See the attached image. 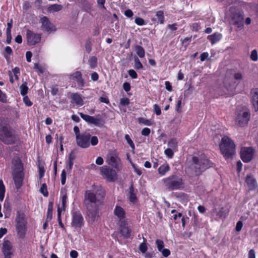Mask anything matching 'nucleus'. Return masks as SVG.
Listing matches in <instances>:
<instances>
[{"label": "nucleus", "instance_id": "49530a36", "mask_svg": "<svg viewBox=\"0 0 258 258\" xmlns=\"http://www.w3.org/2000/svg\"><path fill=\"white\" fill-rule=\"evenodd\" d=\"M143 68L142 63L141 62L139 59L137 57L135 59V68L136 70L142 69Z\"/></svg>", "mask_w": 258, "mask_h": 258}, {"label": "nucleus", "instance_id": "4be33fe9", "mask_svg": "<svg viewBox=\"0 0 258 258\" xmlns=\"http://www.w3.org/2000/svg\"><path fill=\"white\" fill-rule=\"evenodd\" d=\"M245 182L250 190H253L257 187V183L255 179L250 175H248L246 176Z\"/></svg>", "mask_w": 258, "mask_h": 258}, {"label": "nucleus", "instance_id": "4d7b16f0", "mask_svg": "<svg viewBox=\"0 0 258 258\" xmlns=\"http://www.w3.org/2000/svg\"><path fill=\"white\" fill-rule=\"evenodd\" d=\"M0 101L3 103H6L7 101L6 94L5 93H3L1 89H0Z\"/></svg>", "mask_w": 258, "mask_h": 258}, {"label": "nucleus", "instance_id": "bb28decb", "mask_svg": "<svg viewBox=\"0 0 258 258\" xmlns=\"http://www.w3.org/2000/svg\"><path fill=\"white\" fill-rule=\"evenodd\" d=\"M53 202V201H49L48 205V209L47 212L46 222H49L52 218Z\"/></svg>", "mask_w": 258, "mask_h": 258}, {"label": "nucleus", "instance_id": "c03bdc74", "mask_svg": "<svg viewBox=\"0 0 258 258\" xmlns=\"http://www.w3.org/2000/svg\"><path fill=\"white\" fill-rule=\"evenodd\" d=\"M124 138L125 140L126 141L127 144L130 145V146L132 148L133 150H135V146L133 142V141L132 140L131 138H130V136L127 134L125 135L124 136Z\"/></svg>", "mask_w": 258, "mask_h": 258}, {"label": "nucleus", "instance_id": "f03ea898", "mask_svg": "<svg viewBox=\"0 0 258 258\" xmlns=\"http://www.w3.org/2000/svg\"><path fill=\"white\" fill-rule=\"evenodd\" d=\"M99 200L96 195L90 190H87L85 194L83 205L87 209V214L92 221H96L99 217V206L97 203Z\"/></svg>", "mask_w": 258, "mask_h": 258}, {"label": "nucleus", "instance_id": "4468645a", "mask_svg": "<svg viewBox=\"0 0 258 258\" xmlns=\"http://www.w3.org/2000/svg\"><path fill=\"white\" fill-rule=\"evenodd\" d=\"M254 153V150L252 147H242L240 151V158L244 163L250 162Z\"/></svg>", "mask_w": 258, "mask_h": 258}, {"label": "nucleus", "instance_id": "58836bf2", "mask_svg": "<svg viewBox=\"0 0 258 258\" xmlns=\"http://www.w3.org/2000/svg\"><path fill=\"white\" fill-rule=\"evenodd\" d=\"M21 94L24 96L27 95L28 90V87L26 83L22 84L20 88Z\"/></svg>", "mask_w": 258, "mask_h": 258}, {"label": "nucleus", "instance_id": "864d4df0", "mask_svg": "<svg viewBox=\"0 0 258 258\" xmlns=\"http://www.w3.org/2000/svg\"><path fill=\"white\" fill-rule=\"evenodd\" d=\"M191 36L190 37H187L183 39H181L180 41L183 44L185 45V46H187L189 45V42L191 41Z\"/></svg>", "mask_w": 258, "mask_h": 258}, {"label": "nucleus", "instance_id": "a211bd4d", "mask_svg": "<svg viewBox=\"0 0 258 258\" xmlns=\"http://www.w3.org/2000/svg\"><path fill=\"white\" fill-rule=\"evenodd\" d=\"M119 233L124 239H127L131 237L132 231L126 220L119 222Z\"/></svg>", "mask_w": 258, "mask_h": 258}, {"label": "nucleus", "instance_id": "c756f323", "mask_svg": "<svg viewBox=\"0 0 258 258\" xmlns=\"http://www.w3.org/2000/svg\"><path fill=\"white\" fill-rule=\"evenodd\" d=\"M155 16L158 19V23L160 24H163L165 22V17L164 16V12L162 10L157 11L156 13Z\"/></svg>", "mask_w": 258, "mask_h": 258}, {"label": "nucleus", "instance_id": "680f3d73", "mask_svg": "<svg viewBox=\"0 0 258 258\" xmlns=\"http://www.w3.org/2000/svg\"><path fill=\"white\" fill-rule=\"evenodd\" d=\"M13 20L12 19H11L10 21L7 23V28L6 30V32L11 33V29L13 27Z\"/></svg>", "mask_w": 258, "mask_h": 258}, {"label": "nucleus", "instance_id": "ddd939ff", "mask_svg": "<svg viewBox=\"0 0 258 258\" xmlns=\"http://www.w3.org/2000/svg\"><path fill=\"white\" fill-rule=\"evenodd\" d=\"M233 24L239 30H241L244 25V13L242 11L235 12L232 14Z\"/></svg>", "mask_w": 258, "mask_h": 258}, {"label": "nucleus", "instance_id": "052dcab7", "mask_svg": "<svg viewBox=\"0 0 258 258\" xmlns=\"http://www.w3.org/2000/svg\"><path fill=\"white\" fill-rule=\"evenodd\" d=\"M159 252H161L163 256L166 257L170 255L171 253L170 250L167 248H163Z\"/></svg>", "mask_w": 258, "mask_h": 258}, {"label": "nucleus", "instance_id": "5701e85b", "mask_svg": "<svg viewBox=\"0 0 258 258\" xmlns=\"http://www.w3.org/2000/svg\"><path fill=\"white\" fill-rule=\"evenodd\" d=\"M72 79L75 80L78 85L80 87H83L85 83L84 80L82 78V75L80 71H77L72 75Z\"/></svg>", "mask_w": 258, "mask_h": 258}, {"label": "nucleus", "instance_id": "f704fd0d", "mask_svg": "<svg viewBox=\"0 0 258 258\" xmlns=\"http://www.w3.org/2000/svg\"><path fill=\"white\" fill-rule=\"evenodd\" d=\"M138 121L140 124H143L145 125L151 126L152 122L151 120L140 117L138 118Z\"/></svg>", "mask_w": 258, "mask_h": 258}, {"label": "nucleus", "instance_id": "ea45409f", "mask_svg": "<svg viewBox=\"0 0 258 258\" xmlns=\"http://www.w3.org/2000/svg\"><path fill=\"white\" fill-rule=\"evenodd\" d=\"M85 47L86 52L88 53H90L92 50V44H91V41L90 38H88L86 40L85 44Z\"/></svg>", "mask_w": 258, "mask_h": 258}, {"label": "nucleus", "instance_id": "cd10ccee", "mask_svg": "<svg viewBox=\"0 0 258 258\" xmlns=\"http://www.w3.org/2000/svg\"><path fill=\"white\" fill-rule=\"evenodd\" d=\"M170 170L169 164L167 163L161 165L158 169V171L159 174L161 175H165L167 172L169 171Z\"/></svg>", "mask_w": 258, "mask_h": 258}, {"label": "nucleus", "instance_id": "13d9d810", "mask_svg": "<svg viewBox=\"0 0 258 258\" xmlns=\"http://www.w3.org/2000/svg\"><path fill=\"white\" fill-rule=\"evenodd\" d=\"M181 102H182V99L180 98L177 101V103L176 104L175 110L178 113H180L181 111Z\"/></svg>", "mask_w": 258, "mask_h": 258}, {"label": "nucleus", "instance_id": "a878e982", "mask_svg": "<svg viewBox=\"0 0 258 258\" xmlns=\"http://www.w3.org/2000/svg\"><path fill=\"white\" fill-rule=\"evenodd\" d=\"M60 193L61 195V207L60 209L64 211L66 207L67 204V200L68 198L67 191L66 190H63L62 189H61Z\"/></svg>", "mask_w": 258, "mask_h": 258}, {"label": "nucleus", "instance_id": "dca6fc26", "mask_svg": "<svg viewBox=\"0 0 258 258\" xmlns=\"http://www.w3.org/2000/svg\"><path fill=\"white\" fill-rule=\"evenodd\" d=\"M4 258H11L14 254L12 243L9 240L4 239L2 247Z\"/></svg>", "mask_w": 258, "mask_h": 258}, {"label": "nucleus", "instance_id": "7ed1b4c3", "mask_svg": "<svg viewBox=\"0 0 258 258\" xmlns=\"http://www.w3.org/2000/svg\"><path fill=\"white\" fill-rule=\"evenodd\" d=\"M191 166L197 175H200L206 170L213 167V163L205 154L199 157L193 156L191 159Z\"/></svg>", "mask_w": 258, "mask_h": 258}, {"label": "nucleus", "instance_id": "8fccbe9b", "mask_svg": "<svg viewBox=\"0 0 258 258\" xmlns=\"http://www.w3.org/2000/svg\"><path fill=\"white\" fill-rule=\"evenodd\" d=\"M153 111L157 115H160L161 114V108L157 104L153 105Z\"/></svg>", "mask_w": 258, "mask_h": 258}, {"label": "nucleus", "instance_id": "c9c22d12", "mask_svg": "<svg viewBox=\"0 0 258 258\" xmlns=\"http://www.w3.org/2000/svg\"><path fill=\"white\" fill-rule=\"evenodd\" d=\"M90 68L94 69L97 65V58L95 56H92L90 57L88 61Z\"/></svg>", "mask_w": 258, "mask_h": 258}, {"label": "nucleus", "instance_id": "f257e3e1", "mask_svg": "<svg viewBox=\"0 0 258 258\" xmlns=\"http://www.w3.org/2000/svg\"><path fill=\"white\" fill-rule=\"evenodd\" d=\"M13 120L9 117L0 116V141L5 145H14L19 141Z\"/></svg>", "mask_w": 258, "mask_h": 258}, {"label": "nucleus", "instance_id": "5fc2aeb1", "mask_svg": "<svg viewBox=\"0 0 258 258\" xmlns=\"http://www.w3.org/2000/svg\"><path fill=\"white\" fill-rule=\"evenodd\" d=\"M251 93L252 95L251 100L258 99V88H254L252 89L251 91Z\"/></svg>", "mask_w": 258, "mask_h": 258}, {"label": "nucleus", "instance_id": "20e7f679", "mask_svg": "<svg viewBox=\"0 0 258 258\" xmlns=\"http://www.w3.org/2000/svg\"><path fill=\"white\" fill-rule=\"evenodd\" d=\"M164 187L168 191L181 190L184 188L185 183L182 177L177 174H172L162 179Z\"/></svg>", "mask_w": 258, "mask_h": 258}, {"label": "nucleus", "instance_id": "09e8293b", "mask_svg": "<svg viewBox=\"0 0 258 258\" xmlns=\"http://www.w3.org/2000/svg\"><path fill=\"white\" fill-rule=\"evenodd\" d=\"M135 22L139 26H143L145 24V20L141 17H136L135 20Z\"/></svg>", "mask_w": 258, "mask_h": 258}, {"label": "nucleus", "instance_id": "a19ab883", "mask_svg": "<svg viewBox=\"0 0 258 258\" xmlns=\"http://www.w3.org/2000/svg\"><path fill=\"white\" fill-rule=\"evenodd\" d=\"M57 221L58 222V224L61 228H62V229H64V226L63 224L62 223L61 219V210L60 209V208H59V207L57 208Z\"/></svg>", "mask_w": 258, "mask_h": 258}, {"label": "nucleus", "instance_id": "473e14b6", "mask_svg": "<svg viewBox=\"0 0 258 258\" xmlns=\"http://www.w3.org/2000/svg\"><path fill=\"white\" fill-rule=\"evenodd\" d=\"M178 142L175 138L171 139L168 142V146L169 148L176 150L177 148Z\"/></svg>", "mask_w": 258, "mask_h": 258}, {"label": "nucleus", "instance_id": "0e129e2a", "mask_svg": "<svg viewBox=\"0 0 258 258\" xmlns=\"http://www.w3.org/2000/svg\"><path fill=\"white\" fill-rule=\"evenodd\" d=\"M38 168L39 178L41 179L44 175L45 170L43 166H39Z\"/></svg>", "mask_w": 258, "mask_h": 258}, {"label": "nucleus", "instance_id": "72a5a7b5", "mask_svg": "<svg viewBox=\"0 0 258 258\" xmlns=\"http://www.w3.org/2000/svg\"><path fill=\"white\" fill-rule=\"evenodd\" d=\"M5 186L4 184L2 179H0V201H3L4 200L5 195Z\"/></svg>", "mask_w": 258, "mask_h": 258}, {"label": "nucleus", "instance_id": "f8f14e48", "mask_svg": "<svg viewBox=\"0 0 258 258\" xmlns=\"http://www.w3.org/2000/svg\"><path fill=\"white\" fill-rule=\"evenodd\" d=\"M115 170L107 166L100 168L101 175L109 182H113L117 179V175Z\"/></svg>", "mask_w": 258, "mask_h": 258}, {"label": "nucleus", "instance_id": "b1692460", "mask_svg": "<svg viewBox=\"0 0 258 258\" xmlns=\"http://www.w3.org/2000/svg\"><path fill=\"white\" fill-rule=\"evenodd\" d=\"M71 98L73 100L72 103H75L77 106H81L84 104L83 100L81 96L78 93H72L71 95Z\"/></svg>", "mask_w": 258, "mask_h": 258}, {"label": "nucleus", "instance_id": "de8ad7c7", "mask_svg": "<svg viewBox=\"0 0 258 258\" xmlns=\"http://www.w3.org/2000/svg\"><path fill=\"white\" fill-rule=\"evenodd\" d=\"M173 150L171 148H167L164 151L165 154L169 158H173L174 156Z\"/></svg>", "mask_w": 258, "mask_h": 258}, {"label": "nucleus", "instance_id": "603ef678", "mask_svg": "<svg viewBox=\"0 0 258 258\" xmlns=\"http://www.w3.org/2000/svg\"><path fill=\"white\" fill-rule=\"evenodd\" d=\"M66 176L67 173L64 169L62 170L60 177H61V183L62 185H64L66 182Z\"/></svg>", "mask_w": 258, "mask_h": 258}, {"label": "nucleus", "instance_id": "69168bd1", "mask_svg": "<svg viewBox=\"0 0 258 258\" xmlns=\"http://www.w3.org/2000/svg\"><path fill=\"white\" fill-rule=\"evenodd\" d=\"M132 167L134 170V171L138 175H141L142 174V170L138 168V167L136 165V164H134V163H132Z\"/></svg>", "mask_w": 258, "mask_h": 258}, {"label": "nucleus", "instance_id": "79ce46f5", "mask_svg": "<svg viewBox=\"0 0 258 258\" xmlns=\"http://www.w3.org/2000/svg\"><path fill=\"white\" fill-rule=\"evenodd\" d=\"M155 244L159 251H161L162 249L164 248V243L163 240L157 239L155 241Z\"/></svg>", "mask_w": 258, "mask_h": 258}, {"label": "nucleus", "instance_id": "6e6552de", "mask_svg": "<svg viewBox=\"0 0 258 258\" xmlns=\"http://www.w3.org/2000/svg\"><path fill=\"white\" fill-rule=\"evenodd\" d=\"M14 166L15 169L13 172V179L16 188L19 189L22 186L24 177L23 165L21 161L18 160L16 161Z\"/></svg>", "mask_w": 258, "mask_h": 258}, {"label": "nucleus", "instance_id": "2eb2a0df", "mask_svg": "<svg viewBox=\"0 0 258 258\" xmlns=\"http://www.w3.org/2000/svg\"><path fill=\"white\" fill-rule=\"evenodd\" d=\"M26 38L29 45H34L40 42L41 35L28 29L26 31Z\"/></svg>", "mask_w": 258, "mask_h": 258}, {"label": "nucleus", "instance_id": "a18cd8bd", "mask_svg": "<svg viewBox=\"0 0 258 258\" xmlns=\"http://www.w3.org/2000/svg\"><path fill=\"white\" fill-rule=\"evenodd\" d=\"M250 58L254 61H256L258 60V54L256 49L252 50L250 55Z\"/></svg>", "mask_w": 258, "mask_h": 258}, {"label": "nucleus", "instance_id": "e433bc0d", "mask_svg": "<svg viewBox=\"0 0 258 258\" xmlns=\"http://www.w3.org/2000/svg\"><path fill=\"white\" fill-rule=\"evenodd\" d=\"M62 8V7L60 5L53 4L50 6L48 8V10L50 12H58L60 11Z\"/></svg>", "mask_w": 258, "mask_h": 258}, {"label": "nucleus", "instance_id": "9b49d317", "mask_svg": "<svg viewBox=\"0 0 258 258\" xmlns=\"http://www.w3.org/2000/svg\"><path fill=\"white\" fill-rule=\"evenodd\" d=\"M71 226L75 228H81L84 224V219L80 211L72 212Z\"/></svg>", "mask_w": 258, "mask_h": 258}, {"label": "nucleus", "instance_id": "39448f33", "mask_svg": "<svg viewBox=\"0 0 258 258\" xmlns=\"http://www.w3.org/2000/svg\"><path fill=\"white\" fill-rule=\"evenodd\" d=\"M220 149L224 157L226 159H229L232 158L235 153V145L230 138L224 136L222 138Z\"/></svg>", "mask_w": 258, "mask_h": 258}, {"label": "nucleus", "instance_id": "412c9836", "mask_svg": "<svg viewBox=\"0 0 258 258\" xmlns=\"http://www.w3.org/2000/svg\"><path fill=\"white\" fill-rule=\"evenodd\" d=\"M213 212L216 214V216L218 219H225L229 212L228 209L225 208L224 207H221L218 211L216 208L213 209Z\"/></svg>", "mask_w": 258, "mask_h": 258}, {"label": "nucleus", "instance_id": "6ab92c4d", "mask_svg": "<svg viewBox=\"0 0 258 258\" xmlns=\"http://www.w3.org/2000/svg\"><path fill=\"white\" fill-rule=\"evenodd\" d=\"M40 23H41V29L42 31L47 32L55 31V26L51 23L46 16H43L41 18Z\"/></svg>", "mask_w": 258, "mask_h": 258}, {"label": "nucleus", "instance_id": "6e6d98bb", "mask_svg": "<svg viewBox=\"0 0 258 258\" xmlns=\"http://www.w3.org/2000/svg\"><path fill=\"white\" fill-rule=\"evenodd\" d=\"M128 74L132 79H137L138 78V74L134 70L131 69L128 70Z\"/></svg>", "mask_w": 258, "mask_h": 258}, {"label": "nucleus", "instance_id": "774afa93", "mask_svg": "<svg viewBox=\"0 0 258 258\" xmlns=\"http://www.w3.org/2000/svg\"><path fill=\"white\" fill-rule=\"evenodd\" d=\"M251 102L255 111H258V99L251 100Z\"/></svg>", "mask_w": 258, "mask_h": 258}, {"label": "nucleus", "instance_id": "9d476101", "mask_svg": "<svg viewBox=\"0 0 258 258\" xmlns=\"http://www.w3.org/2000/svg\"><path fill=\"white\" fill-rule=\"evenodd\" d=\"M107 162L108 164L119 171L122 169V163L116 152H111L107 156Z\"/></svg>", "mask_w": 258, "mask_h": 258}, {"label": "nucleus", "instance_id": "bf43d9fd", "mask_svg": "<svg viewBox=\"0 0 258 258\" xmlns=\"http://www.w3.org/2000/svg\"><path fill=\"white\" fill-rule=\"evenodd\" d=\"M120 104L123 106H127L130 104V100L128 98H122L120 99Z\"/></svg>", "mask_w": 258, "mask_h": 258}, {"label": "nucleus", "instance_id": "aec40b11", "mask_svg": "<svg viewBox=\"0 0 258 258\" xmlns=\"http://www.w3.org/2000/svg\"><path fill=\"white\" fill-rule=\"evenodd\" d=\"M114 214L119 219V222L126 221L125 212L124 210L120 206L116 205L113 211Z\"/></svg>", "mask_w": 258, "mask_h": 258}, {"label": "nucleus", "instance_id": "1a4fd4ad", "mask_svg": "<svg viewBox=\"0 0 258 258\" xmlns=\"http://www.w3.org/2000/svg\"><path fill=\"white\" fill-rule=\"evenodd\" d=\"M79 115L85 121L89 124H94L98 127H102L105 123V121L100 114L96 115L95 117L85 114L82 112H80Z\"/></svg>", "mask_w": 258, "mask_h": 258}, {"label": "nucleus", "instance_id": "7c9ffc66", "mask_svg": "<svg viewBox=\"0 0 258 258\" xmlns=\"http://www.w3.org/2000/svg\"><path fill=\"white\" fill-rule=\"evenodd\" d=\"M135 50L136 51L137 55L140 57L143 58L145 55V51L144 48L139 45H137L135 46Z\"/></svg>", "mask_w": 258, "mask_h": 258}, {"label": "nucleus", "instance_id": "f3484780", "mask_svg": "<svg viewBox=\"0 0 258 258\" xmlns=\"http://www.w3.org/2000/svg\"><path fill=\"white\" fill-rule=\"evenodd\" d=\"M250 113L249 111H244L237 114L235 121L241 127L246 125L250 119Z\"/></svg>", "mask_w": 258, "mask_h": 258}, {"label": "nucleus", "instance_id": "393cba45", "mask_svg": "<svg viewBox=\"0 0 258 258\" xmlns=\"http://www.w3.org/2000/svg\"><path fill=\"white\" fill-rule=\"evenodd\" d=\"M222 34L221 33L216 32L212 35H209L207 39L211 42L212 45H214L222 38Z\"/></svg>", "mask_w": 258, "mask_h": 258}, {"label": "nucleus", "instance_id": "3c124183", "mask_svg": "<svg viewBox=\"0 0 258 258\" xmlns=\"http://www.w3.org/2000/svg\"><path fill=\"white\" fill-rule=\"evenodd\" d=\"M23 102L27 106L30 107L33 104L32 102L31 101L30 99L29 98L27 95L23 96Z\"/></svg>", "mask_w": 258, "mask_h": 258}, {"label": "nucleus", "instance_id": "338daca9", "mask_svg": "<svg viewBox=\"0 0 258 258\" xmlns=\"http://www.w3.org/2000/svg\"><path fill=\"white\" fill-rule=\"evenodd\" d=\"M242 226H243L242 222L241 221H238L236 223V228H235L236 231L237 232H239L241 230Z\"/></svg>", "mask_w": 258, "mask_h": 258}, {"label": "nucleus", "instance_id": "0eeeda50", "mask_svg": "<svg viewBox=\"0 0 258 258\" xmlns=\"http://www.w3.org/2000/svg\"><path fill=\"white\" fill-rule=\"evenodd\" d=\"M27 222L24 213L18 212L16 218V229L18 237L24 239L27 232Z\"/></svg>", "mask_w": 258, "mask_h": 258}, {"label": "nucleus", "instance_id": "c85d7f7f", "mask_svg": "<svg viewBox=\"0 0 258 258\" xmlns=\"http://www.w3.org/2000/svg\"><path fill=\"white\" fill-rule=\"evenodd\" d=\"M129 199L131 202L136 203L137 200V198L136 194L134 192V188L133 185L132 184L129 188Z\"/></svg>", "mask_w": 258, "mask_h": 258}, {"label": "nucleus", "instance_id": "2f4dec72", "mask_svg": "<svg viewBox=\"0 0 258 258\" xmlns=\"http://www.w3.org/2000/svg\"><path fill=\"white\" fill-rule=\"evenodd\" d=\"M34 69L37 72L38 75L43 74L45 71V68L38 63L34 64Z\"/></svg>", "mask_w": 258, "mask_h": 258}, {"label": "nucleus", "instance_id": "e2e57ef3", "mask_svg": "<svg viewBox=\"0 0 258 258\" xmlns=\"http://www.w3.org/2000/svg\"><path fill=\"white\" fill-rule=\"evenodd\" d=\"M151 133V130L149 128L145 127L141 131V134L144 136H148Z\"/></svg>", "mask_w": 258, "mask_h": 258}, {"label": "nucleus", "instance_id": "37998d69", "mask_svg": "<svg viewBox=\"0 0 258 258\" xmlns=\"http://www.w3.org/2000/svg\"><path fill=\"white\" fill-rule=\"evenodd\" d=\"M148 243H146L145 242L141 243L139 247V250L142 253H145L148 249Z\"/></svg>", "mask_w": 258, "mask_h": 258}, {"label": "nucleus", "instance_id": "423d86ee", "mask_svg": "<svg viewBox=\"0 0 258 258\" xmlns=\"http://www.w3.org/2000/svg\"><path fill=\"white\" fill-rule=\"evenodd\" d=\"M77 145L81 148L86 149L92 146H96L98 143V139L96 136H92L90 133L85 132L81 133V135L76 139Z\"/></svg>", "mask_w": 258, "mask_h": 258}, {"label": "nucleus", "instance_id": "4c0bfd02", "mask_svg": "<svg viewBox=\"0 0 258 258\" xmlns=\"http://www.w3.org/2000/svg\"><path fill=\"white\" fill-rule=\"evenodd\" d=\"M39 190L44 197H47L48 196L49 193L47 190V185L45 183L42 184Z\"/></svg>", "mask_w": 258, "mask_h": 258}]
</instances>
